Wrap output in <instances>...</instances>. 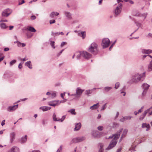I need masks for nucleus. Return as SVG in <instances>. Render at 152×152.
Instances as JSON below:
<instances>
[{
	"mask_svg": "<svg viewBox=\"0 0 152 152\" xmlns=\"http://www.w3.org/2000/svg\"><path fill=\"white\" fill-rule=\"evenodd\" d=\"M135 147H132L131 148H130L129 149V150L130 151H131V152H132V151H135Z\"/></svg>",
	"mask_w": 152,
	"mask_h": 152,
	"instance_id": "nucleus-42",
	"label": "nucleus"
},
{
	"mask_svg": "<svg viewBox=\"0 0 152 152\" xmlns=\"http://www.w3.org/2000/svg\"><path fill=\"white\" fill-rule=\"evenodd\" d=\"M65 95V93H64V94H62L61 93V97L63 98V99H64V96Z\"/></svg>",
	"mask_w": 152,
	"mask_h": 152,
	"instance_id": "nucleus-62",
	"label": "nucleus"
},
{
	"mask_svg": "<svg viewBox=\"0 0 152 152\" xmlns=\"http://www.w3.org/2000/svg\"><path fill=\"white\" fill-rule=\"evenodd\" d=\"M142 128H147L150 129V126L149 124H147L146 123H143L142 124Z\"/></svg>",
	"mask_w": 152,
	"mask_h": 152,
	"instance_id": "nucleus-23",
	"label": "nucleus"
},
{
	"mask_svg": "<svg viewBox=\"0 0 152 152\" xmlns=\"http://www.w3.org/2000/svg\"><path fill=\"white\" fill-rule=\"evenodd\" d=\"M147 91L146 90H144L143 92H142V97H144L145 96L146 94L147 93Z\"/></svg>",
	"mask_w": 152,
	"mask_h": 152,
	"instance_id": "nucleus-45",
	"label": "nucleus"
},
{
	"mask_svg": "<svg viewBox=\"0 0 152 152\" xmlns=\"http://www.w3.org/2000/svg\"><path fill=\"white\" fill-rule=\"evenodd\" d=\"M148 70L149 72L152 71V60L148 65Z\"/></svg>",
	"mask_w": 152,
	"mask_h": 152,
	"instance_id": "nucleus-28",
	"label": "nucleus"
},
{
	"mask_svg": "<svg viewBox=\"0 0 152 152\" xmlns=\"http://www.w3.org/2000/svg\"><path fill=\"white\" fill-rule=\"evenodd\" d=\"M16 134L15 132H13L10 133V142L12 143L15 140V137Z\"/></svg>",
	"mask_w": 152,
	"mask_h": 152,
	"instance_id": "nucleus-12",
	"label": "nucleus"
},
{
	"mask_svg": "<svg viewBox=\"0 0 152 152\" xmlns=\"http://www.w3.org/2000/svg\"><path fill=\"white\" fill-rule=\"evenodd\" d=\"M27 29L30 32H34L36 31L35 28L31 26L28 27L27 28Z\"/></svg>",
	"mask_w": 152,
	"mask_h": 152,
	"instance_id": "nucleus-30",
	"label": "nucleus"
},
{
	"mask_svg": "<svg viewBox=\"0 0 152 152\" xmlns=\"http://www.w3.org/2000/svg\"><path fill=\"white\" fill-rule=\"evenodd\" d=\"M36 18V17L35 15H32L31 17V18L32 20H35Z\"/></svg>",
	"mask_w": 152,
	"mask_h": 152,
	"instance_id": "nucleus-52",
	"label": "nucleus"
},
{
	"mask_svg": "<svg viewBox=\"0 0 152 152\" xmlns=\"http://www.w3.org/2000/svg\"><path fill=\"white\" fill-rule=\"evenodd\" d=\"M147 37H148L152 38V34L151 33H149L148 34Z\"/></svg>",
	"mask_w": 152,
	"mask_h": 152,
	"instance_id": "nucleus-57",
	"label": "nucleus"
},
{
	"mask_svg": "<svg viewBox=\"0 0 152 152\" xmlns=\"http://www.w3.org/2000/svg\"><path fill=\"white\" fill-rule=\"evenodd\" d=\"M5 120H3L1 123V125L2 126H3L5 124Z\"/></svg>",
	"mask_w": 152,
	"mask_h": 152,
	"instance_id": "nucleus-60",
	"label": "nucleus"
},
{
	"mask_svg": "<svg viewBox=\"0 0 152 152\" xmlns=\"http://www.w3.org/2000/svg\"><path fill=\"white\" fill-rule=\"evenodd\" d=\"M147 114L146 112L145 111L144 113L142 114L140 116L139 119L140 121L142 120L145 117L146 115Z\"/></svg>",
	"mask_w": 152,
	"mask_h": 152,
	"instance_id": "nucleus-25",
	"label": "nucleus"
},
{
	"mask_svg": "<svg viewBox=\"0 0 152 152\" xmlns=\"http://www.w3.org/2000/svg\"><path fill=\"white\" fill-rule=\"evenodd\" d=\"M16 62V61L15 60H13L11 61L10 62V66H12L13 64H15Z\"/></svg>",
	"mask_w": 152,
	"mask_h": 152,
	"instance_id": "nucleus-39",
	"label": "nucleus"
},
{
	"mask_svg": "<svg viewBox=\"0 0 152 152\" xmlns=\"http://www.w3.org/2000/svg\"><path fill=\"white\" fill-rule=\"evenodd\" d=\"M18 104L9 106L7 108V110L9 112H11L15 110L18 107Z\"/></svg>",
	"mask_w": 152,
	"mask_h": 152,
	"instance_id": "nucleus-10",
	"label": "nucleus"
},
{
	"mask_svg": "<svg viewBox=\"0 0 152 152\" xmlns=\"http://www.w3.org/2000/svg\"><path fill=\"white\" fill-rule=\"evenodd\" d=\"M99 107V103H97L96 104H94L93 106L90 107V109L91 110L96 109L97 108Z\"/></svg>",
	"mask_w": 152,
	"mask_h": 152,
	"instance_id": "nucleus-22",
	"label": "nucleus"
},
{
	"mask_svg": "<svg viewBox=\"0 0 152 152\" xmlns=\"http://www.w3.org/2000/svg\"><path fill=\"white\" fill-rule=\"evenodd\" d=\"M103 129V127L102 126H99L98 127V129L100 131H102Z\"/></svg>",
	"mask_w": 152,
	"mask_h": 152,
	"instance_id": "nucleus-51",
	"label": "nucleus"
},
{
	"mask_svg": "<svg viewBox=\"0 0 152 152\" xmlns=\"http://www.w3.org/2000/svg\"><path fill=\"white\" fill-rule=\"evenodd\" d=\"M110 43L109 39H103L101 43V45L103 48H105L108 47Z\"/></svg>",
	"mask_w": 152,
	"mask_h": 152,
	"instance_id": "nucleus-5",
	"label": "nucleus"
},
{
	"mask_svg": "<svg viewBox=\"0 0 152 152\" xmlns=\"http://www.w3.org/2000/svg\"><path fill=\"white\" fill-rule=\"evenodd\" d=\"M122 7V4L120 3L119 4L114 11L115 15L116 16L119 15L121 13Z\"/></svg>",
	"mask_w": 152,
	"mask_h": 152,
	"instance_id": "nucleus-6",
	"label": "nucleus"
},
{
	"mask_svg": "<svg viewBox=\"0 0 152 152\" xmlns=\"http://www.w3.org/2000/svg\"><path fill=\"white\" fill-rule=\"evenodd\" d=\"M116 41V40H115L114 41V42L112 44V45H111V46H110V48H109V50H111L112 48H113V45H114Z\"/></svg>",
	"mask_w": 152,
	"mask_h": 152,
	"instance_id": "nucleus-44",
	"label": "nucleus"
},
{
	"mask_svg": "<svg viewBox=\"0 0 152 152\" xmlns=\"http://www.w3.org/2000/svg\"><path fill=\"white\" fill-rule=\"evenodd\" d=\"M62 149V146L61 145L60 146L59 148L57 150L56 152H61Z\"/></svg>",
	"mask_w": 152,
	"mask_h": 152,
	"instance_id": "nucleus-47",
	"label": "nucleus"
},
{
	"mask_svg": "<svg viewBox=\"0 0 152 152\" xmlns=\"http://www.w3.org/2000/svg\"><path fill=\"white\" fill-rule=\"evenodd\" d=\"M12 11L9 9H7L4 10L2 13V15L3 17H7L11 13Z\"/></svg>",
	"mask_w": 152,
	"mask_h": 152,
	"instance_id": "nucleus-9",
	"label": "nucleus"
},
{
	"mask_svg": "<svg viewBox=\"0 0 152 152\" xmlns=\"http://www.w3.org/2000/svg\"><path fill=\"white\" fill-rule=\"evenodd\" d=\"M82 53V51H78L76 53V54L77 55V59H80V57L82 56L81 55H80L79 53Z\"/></svg>",
	"mask_w": 152,
	"mask_h": 152,
	"instance_id": "nucleus-36",
	"label": "nucleus"
},
{
	"mask_svg": "<svg viewBox=\"0 0 152 152\" xmlns=\"http://www.w3.org/2000/svg\"><path fill=\"white\" fill-rule=\"evenodd\" d=\"M120 85V83L119 82H117L115 84V88L117 89L119 87Z\"/></svg>",
	"mask_w": 152,
	"mask_h": 152,
	"instance_id": "nucleus-43",
	"label": "nucleus"
},
{
	"mask_svg": "<svg viewBox=\"0 0 152 152\" xmlns=\"http://www.w3.org/2000/svg\"><path fill=\"white\" fill-rule=\"evenodd\" d=\"M145 77V72L142 74H139L138 73H136L133 75L130 81L132 83H137L143 81Z\"/></svg>",
	"mask_w": 152,
	"mask_h": 152,
	"instance_id": "nucleus-2",
	"label": "nucleus"
},
{
	"mask_svg": "<svg viewBox=\"0 0 152 152\" xmlns=\"http://www.w3.org/2000/svg\"><path fill=\"white\" fill-rule=\"evenodd\" d=\"M79 53L81 55L82 57L85 59H88L91 57V55L86 51H83L82 53Z\"/></svg>",
	"mask_w": 152,
	"mask_h": 152,
	"instance_id": "nucleus-7",
	"label": "nucleus"
},
{
	"mask_svg": "<svg viewBox=\"0 0 152 152\" xmlns=\"http://www.w3.org/2000/svg\"><path fill=\"white\" fill-rule=\"evenodd\" d=\"M51 108L50 107L47 106H42L39 108V109L42 110L44 111L49 110Z\"/></svg>",
	"mask_w": 152,
	"mask_h": 152,
	"instance_id": "nucleus-19",
	"label": "nucleus"
},
{
	"mask_svg": "<svg viewBox=\"0 0 152 152\" xmlns=\"http://www.w3.org/2000/svg\"><path fill=\"white\" fill-rule=\"evenodd\" d=\"M17 45L18 47H21V43L19 42H17Z\"/></svg>",
	"mask_w": 152,
	"mask_h": 152,
	"instance_id": "nucleus-58",
	"label": "nucleus"
},
{
	"mask_svg": "<svg viewBox=\"0 0 152 152\" xmlns=\"http://www.w3.org/2000/svg\"><path fill=\"white\" fill-rule=\"evenodd\" d=\"M141 52L142 53L149 54L152 53V50L142 49Z\"/></svg>",
	"mask_w": 152,
	"mask_h": 152,
	"instance_id": "nucleus-15",
	"label": "nucleus"
},
{
	"mask_svg": "<svg viewBox=\"0 0 152 152\" xmlns=\"http://www.w3.org/2000/svg\"><path fill=\"white\" fill-rule=\"evenodd\" d=\"M126 119V120H129L131 119L132 118V116L131 115H129L124 117Z\"/></svg>",
	"mask_w": 152,
	"mask_h": 152,
	"instance_id": "nucleus-41",
	"label": "nucleus"
},
{
	"mask_svg": "<svg viewBox=\"0 0 152 152\" xmlns=\"http://www.w3.org/2000/svg\"><path fill=\"white\" fill-rule=\"evenodd\" d=\"M85 90L82 89L78 87L76 89V92L75 95L78 98L80 97L82 94L83 93L84 91Z\"/></svg>",
	"mask_w": 152,
	"mask_h": 152,
	"instance_id": "nucleus-8",
	"label": "nucleus"
},
{
	"mask_svg": "<svg viewBox=\"0 0 152 152\" xmlns=\"http://www.w3.org/2000/svg\"><path fill=\"white\" fill-rule=\"evenodd\" d=\"M91 134L92 136L94 137H97L99 135V132L95 130L92 131Z\"/></svg>",
	"mask_w": 152,
	"mask_h": 152,
	"instance_id": "nucleus-17",
	"label": "nucleus"
},
{
	"mask_svg": "<svg viewBox=\"0 0 152 152\" xmlns=\"http://www.w3.org/2000/svg\"><path fill=\"white\" fill-rule=\"evenodd\" d=\"M147 114H148V116H150L152 115V106L149 108L145 110Z\"/></svg>",
	"mask_w": 152,
	"mask_h": 152,
	"instance_id": "nucleus-20",
	"label": "nucleus"
},
{
	"mask_svg": "<svg viewBox=\"0 0 152 152\" xmlns=\"http://www.w3.org/2000/svg\"><path fill=\"white\" fill-rule=\"evenodd\" d=\"M106 104H104L102 107V109H101V110H104L106 108Z\"/></svg>",
	"mask_w": 152,
	"mask_h": 152,
	"instance_id": "nucleus-49",
	"label": "nucleus"
},
{
	"mask_svg": "<svg viewBox=\"0 0 152 152\" xmlns=\"http://www.w3.org/2000/svg\"><path fill=\"white\" fill-rule=\"evenodd\" d=\"M78 36L82 38H85L86 37V32L85 31H80L78 33Z\"/></svg>",
	"mask_w": 152,
	"mask_h": 152,
	"instance_id": "nucleus-18",
	"label": "nucleus"
},
{
	"mask_svg": "<svg viewBox=\"0 0 152 152\" xmlns=\"http://www.w3.org/2000/svg\"><path fill=\"white\" fill-rule=\"evenodd\" d=\"M64 13L65 16L66 18L68 20H70L72 19V14L69 12L65 11Z\"/></svg>",
	"mask_w": 152,
	"mask_h": 152,
	"instance_id": "nucleus-11",
	"label": "nucleus"
},
{
	"mask_svg": "<svg viewBox=\"0 0 152 152\" xmlns=\"http://www.w3.org/2000/svg\"><path fill=\"white\" fill-rule=\"evenodd\" d=\"M55 20H50V24H52L54 23H55Z\"/></svg>",
	"mask_w": 152,
	"mask_h": 152,
	"instance_id": "nucleus-53",
	"label": "nucleus"
},
{
	"mask_svg": "<svg viewBox=\"0 0 152 152\" xmlns=\"http://www.w3.org/2000/svg\"><path fill=\"white\" fill-rule=\"evenodd\" d=\"M92 93V91L91 89L87 90L85 91V94L88 96H90V94H91Z\"/></svg>",
	"mask_w": 152,
	"mask_h": 152,
	"instance_id": "nucleus-33",
	"label": "nucleus"
},
{
	"mask_svg": "<svg viewBox=\"0 0 152 152\" xmlns=\"http://www.w3.org/2000/svg\"><path fill=\"white\" fill-rule=\"evenodd\" d=\"M32 152H41V151L39 150H35L33 151Z\"/></svg>",
	"mask_w": 152,
	"mask_h": 152,
	"instance_id": "nucleus-63",
	"label": "nucleus"
},
{
	"mask_svg": "<svg viewBox=\"0 0 152 152\" xmlns=\"http://www.w3.org/2000/svg\"><path fill=\"white\" fill-rule=\"evenodd\" d=\"M68 112L72 115H76V113L75 111V109H74L69 110Z\"/></svg>",
	"mask_w": 152,
	"mask_h": 152,
	"instance_id": "nucleus-35",
	"label": "nucleus"
},
{
	"mask_svg": "<svg viewBox=\"0 0 152 152\" xmlns=\"http://www.w3.org/2000/svg\"><path fill=\"white\" fill-rule=\"evenodd\" d=\"M52 35L55 36L57 35H60L59 32H56V33H52Z\"/></svg>",
	"mask_w": 152,
	"mask_h": 152,
	"instance_id": "nucleus-46",
	"label": "nucleus"
},
{
	"mask_svg": "<svg viewBox=\"0 0 152 152\" xmlns=\"http://www.w3.org/2000/svg\"><path fill=\"white\" fill-rule=\"evenodd\" d=\"M81 126V124L80 123H79L76 124L75 127L74 129L75 131H78L80 128Z\"/></svg>",
	"mask_w": 152,
	"mask_h": 152,
	"instance_id": "nucleus-16",
	"label": "nucleus"
},
{
	"mask_svg": "<svg viewBox=\"0 0 152 152\" xmlns=\"http://www.w3.org/2000/svg\"><path fill=\"white\" fill-rule=\"evenodd\" d=\"M22 67V64L20 63L18 65V68L19 69H21Z\"/></svg>",
	"mask_w": 152,
	"mask_h": 152,
	"instance_id": "nucleus-56",
	"label": "nucleus"
},
{
	"mask_svg": "<svg viewBox=\"0 0 152 152\" xmlns=\"http://www.w3.org/2000/svg\"><path fill=\"white\" fill-rule=\"evenodd\" d=\"M25 3L24 0H18L19 5H21Z\"/></svg>",
	"mask_w": 152,
	"mask_h": 152,
	"instance_id": "nucleus-40",
	"label": "nucleus"
},
{
	"mask_svg": "<svg viewBox=\"0 0 152 152\" xmlns=\"http://www.w3.org/2000/svg\"><path fill=\"white\" fill-rule=\"evenodd\" d=\"M25 66H28L30 69H32V67L31 65V62L30 61H28L25 63Z\"/></svg>",
	"mask_w": 152,
	"mask_h": 152,
	"instance_id": "nucleus-26",
	"label": "nucleus"
},
{
	"mask_svg": "<svg viewBox=\"0 0 152 152\" xmlns=\"http://www.w3.org/2000/svg\"><path fill=\"white\" fill-rule=\"evenodd\" d=\"M122 129H120L119 131L117 133L113 134L112 136L109 137L108 139L112 138L113 137H114V138L110 142L109 145L106 148V150H110L115 146L117 142V140L119 138L121 133L122 131Z\"/></svg>",
	"mask_w": 152,
	"mask_h": 152,
	"instance_id": "nucleus-1",
	"label": "nucleus"
},
{
	"mask_svg": "<svg viewBox=\"0 0 152 152\" xmlns=\"http://www.w3.org/2000/svg\"><path fill=\"white\" fill-rule=\"evenodd\" d=\"M136 24L137 26L138 27V28L140 27L141 26V24L139 23H136Z\"/></svg>",
	"mask_w": 152,
	"mask_h": 152,
	"instance_id": "nucleus-61",
	"label": "nucleus"
},
{
	"mask_svg": "<svg viewBox=\"0 0 152 152\" xmlns=\"http://www.w3.org/2000/svg\"><path fill=\"white\" fill-rule=\"evenodd\" d=\"M150 85L146 83H144L142 86V87L144 90H146L147 91Z\"/></svg>",
	"mask_w": 152,
	"mask_h": 152,
	"instance_id": "nucleus-14",
	"label": "nucleus"
},
{
	"mask_svg": "<svg viewBox=\"0 0 152 152\" xmlns=\"http://www.w3.org/2000/svg\"><path fill=\"white\" fill-rule=\"evenodd\" d=\"M112 88V87L107 86L104 87V90L105 92H107L110 90Z\"/></svg>",
	"mask_w": 152,
	"mask_h": 152,
	"instance_id": "nucleus-34",
	"label": "nucleus"
},
{
	"mask_svg": "<svg viewBox=\"0 0 152 152\" xmlns=\"http://www.w3.org/2000/svg\"><path fill=\"white\" fill-rule=\"evenodd\" d=\"M0 27L1 29H6L8 27L5 23L2 22L0 23Z\"/></svg>",
	"mask_w": 152,
	"mask_h": 152,
	"instance_id": "nucleus-21",
	"label": "nucleus"
},
{
	"mask_svg": "<svg viewBox=\"0 0 152 152\" xmlns=\"http://www.w3.org/2000/svg\"><path fill=\"white\" fill-rule=\"evenodd\" d=\"M66 43L65 42H62V43H61V47H62L63 46H64L66 44Z\"/></svg>",
	"mask_w": 152,
	"mask_h": 152,
	"instance_id": "nucleus-55",
	"label": "nucleus"
},
{
	"mask_svg": "<svg viewBox=\"0 0 152 152\" xmlns=\"http://www.w3.org/2000/svg\"><path fill=\"white\" fill-rule=\"evenodd\" d=\"M128 130L126 129H124L123 131V133L122 134V135L121 136V140L122 139V138H123V137H124L125 135L127 134V132Z\"/></svg>",
	"mask_w": 152,
	"mask_h": 152,
	"instance_id": "nucleus-32",
	"label": "nucleus"
},
{
	"mask_svg": "<svg viewBox=\"0 0 152 152\" xmlns=\"http://www.w3.org/2000/svg\"><path fill=\"white\" fill-rule=\"evenodd\" d=\"M65 117H66V116L65 115H63L62 117V118H61V119H60V121H61V122H62L64 120V119H65Z\"/></svg>",
	"mask_w": 152,
	"mask_h": 152,
	"instance_id": "nucleus-50",
	"label": "nucleus"
},
{
	"mask_svg": "<svg viewBox=\"0 0 152 152\" xmlns=\"http://www.w3.org/2000/svg\"><path fill=\"white\" fill-rule=\"evenodd\" d=\"M100 148L99 149H102V150H104L103 148V145L102 144L100 143L99 144Z\"/></svg>",
	"mask_w": 152,
	"mask_h": 152,
	"instance_id": "nucleus-54",
	"label": "nucleus"
},
{
	"mask_svg": "<svg viewBox=\"0 0 152 152\" xmlns=\"http://www.w3.org/2000/svg\"><path fill=\"white\" fill-rule=\"evenodd\" d=\"M59 15V13L57 12H52L50 15V16L52 18H53L55 16H58Z\"/></svg>",
	"mask_w": 152,
	"mask_h": 152,
	"instance_id": "nucleus-27",
	"label": "nucleus"
},
{
	"mask_svg": "<svg viewBox=\"0 0 152 152\" xmlns=\"http://www.w3.org/2000/svg\"><path fill=\"white\" fill-rule=\"evenodd\" d=\"M86 139V137L84 136L77 137L73 138L69 143L70 145L74 143H77L82 142Z\"/></svg>",
	"mask_w": 152,
	"mask_h": 152,
	"instance_id": "nucleus-4",
	"label": "nucleus"
},
{
	"mask_svg": "<svg viewBox=\"0 0 152 152\" xmlns=\"http://www.w3.org/2000/svg\"><path fill=\"white\" fill-rule=\"evenodd\" d=\"M58 102V100H54L53 101L50 102H48V105L53 107L56 106Z\"/></svg>",
	"mask_w": 152,
	"mask_h": 152,
	"instance_id": "nucleus-13",
	"label": "nucleus"
},
{
	"mask_svg": "<svg viewBox=\"0 0 152 152\" xmlns=\"http://www.w3.org/2000/svg\"><path fill=\"white\" fill-rule=\"evenodd\" d=\"M27 136L26 135L24 137H23L21 139L20 142L21 143H23L25 142L27 140Z\"/></svg>",
	"mask_w": 152,
	"mask_h": 152,
	"instance_id": "nucleus-31",
	"label": "nucleus"
},
{
	"mask_svg": "<svg viewBox=\"0 0 152 152\" xmlns=\"http://www.w3.org/2000/svg\"><path fill=\"white\" fill-rule=\"evenodd\" d=\"M53 120L54 121H60V119L56 118V115L55 113H54L53 114Z\"/></svg>",
	"mask_w": 152,
	"mask_h": 152,
	"instance_id": "nucleus-29",
	"label": "nucleus"
},
{
	"mask_svg": "<svg viewBox=\"0 0 152 152\" xmlns=\"http://www.w3.org/2000/svg\"><path fill=\"white\" fill-rule=\"evenodd\" d=\"M9 49L8 48H4V50L5 51H7L9 50Z\"/></svg>",
	"mask_w": 152,
	"mask_h": 152,
	"instance_id": "nucleus-59",
	"label": "nucleus"
},
{
	"mask_svg": "<svg viewBox=\"0 0 152 152\" xmlns=\"http://www.w3.org/2000/svg\"><path fill=\"white\" fill-rule=\"evenodd\" d=\"M14 27V26H9V29L10 30H12Z\"/></svg>",
	"mask_w": 152,
	"mask_h": 152,
	"instance_id": "nucleus-64",
	"label": "nucleus"
},
{
	"mask_svg": "<svg viewBox=\"0 0 152 152\" xmlns=\"http://www.w3.org/2000/svg\"><path fill=\"white\" fill-rule=\"evenodd\" d=\"M147 13H145L143 14L140 15V16H142L144 17V19H145L146 17ZM136 16H140L139 13L137 12L135 15Z\"/></svg>",
	"mask_w": 152,
	"mask_h": 152,
	"instance_id": "nucleus-24",
	"label": "nucleus"
},
{
	"mask_svg": "<svg viewBox=\"0 0 152 152\" xmlns=\"http://www.w3.org/2000/svg\"><path fill=\"white\" fill-rule=\"evenodd\" d=\"M126 120L124 117H123V118H122L120 120V121L122 122H124Z\"/></svg>",
	"mask_w": 152,
	"mask_h": 152,
	"instance_id": "nucleus-48",
	"label": "nucleus"
},
{
	"mask_svg": "<svg viewBox=\"0 0 152 152\" xmlns=\"http://www.w3.org/2000/svg\"><path fill=\"white\" fill-rule=\"evenodd\" d=\"M56 91H53L51 93V96L52 98H54L56 96Z\"/></svg>",
	"mask_w": 152,
	"mask_h": 152,
	"instance_id": "nucleus-37",
	"label": "nucleus"
},
{
	"mask_svg": "<svg viewBox=\"0 0 152 152\" xmlns=\"http://www.w3.org/2000/svg\"><path fill=\"white\" fill-rule=\"evenodd\" d=\"M50 42V44L51 45L52 47L53 48L55 49L56 48L55 46H54L55 42L54 41L49 40Z\"/></svg>",
	"mask_w": 152,
	"mask_h": 152,
	"instance_id": "nucleus-38",
	"label": "nucleus"
},
{
	"mask_svg": "<svg viewBox=\"0 0 152 152\" xmlns=\"http://www.w3.org/2000/svg\"><path fill=\"white\" fill-rule=\"evenodd\" d=\"M88 50L94 55L96 54L98 52V45L95 42L92 43L89 46Z\"/></svg>",
	"mask_w": 152,
	"mask_h": 152,
	"instance_id": "nucleus-3",
	"label": "nucleus"
}]
</instances>
